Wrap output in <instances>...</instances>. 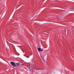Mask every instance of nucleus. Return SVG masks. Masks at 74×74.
<instances>
[{
	"instance_id": "obj_1",
	"label": "nucleus",
	"mask_w": 74,
	"mask_h": 74,
	"mask_svg": "<svg viewBox=\"0 0 74 74\" xmlns=\"http://www.w3.org/2000/svg\"><path fill=\"white\" fill-rule=\"evenodd\" d=\"M10 63L13 66H14V67H16V65L15 64V63L14 62L11 61L10 62Z\"/></svg>"
},
{
	"instance_id": "obj_2",
	"label": "nucleus",
	"mask_w": 74,
	"mask_h": 74,
	"mask_svg": "<svg viewBox=\"0 0 74 74\" xmlns=\"http://www.w3.org/2000/svg\"><path fill=\"white\" fill-rule=\"evenodd\" d=\"M38 50L40 52H42V49L40 48H38Z\"/></svg>"
},
{
	"instance_id": "obj_3",
	"label": "nucleus",
	"mask_w": 74,
	"mask_h": 74,
	"mask_svg": "<svg viewBox=\"0 0 74 74\" xmlns=\"http://www.w3.org/2000/svg\"><path fill=\"white\" fill-rule=\"evenodd\" d=\"M33 69H34V70H37V69H36V68H34V67H33Z\"/></svg>"
},
{
	"instance_id": "obj_4",
	"label": "nucleus",
	"mask_w": 74,
	"mask_h": 74,
	"mask_svg": "<svg viewBox=\"0 0 74 74\" xmlns=\"http://www.w3.org/2000/svg\"><path fill=\"white\" fill-rule=\"evenodd\" d=\"M16 64L17 65V66H19V63H16Z\"/></svg>"
},
{
	"instance_id": "obj_5",
	"label": "nucleus",
	"mask_w": 74,
	"mask_h": 74,
	"mask_svg": "<svg viewBox=\"0 0 74 74\" xmlns=\"http://www.w3.org/2000/svg\"><path fill=\"white\" fill-rule=\"evenodd\" d=\"M27 58H29V56L28 57H27Z\"/></svg>"
},
{
	"instance_id": "obj_6",
	"label": "nucleus",
	"mask_w": 74,
	"mask_h": 74,
	"mask_svg": "<svg viewBox=\"0 0 74 74\" xmlns=\"http://www.w3.org/2000/svg\"><path fill=\"white\" fill-rule=\"evenodd\" d=\"M29 67H30V65H29Z\"/></svg>"
}]
</instances>
